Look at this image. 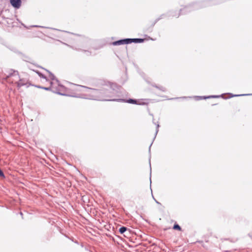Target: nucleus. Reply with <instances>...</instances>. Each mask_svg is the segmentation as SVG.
Here are the masks:
<instances>
[{
	"label": "nucleus",
	"instance_id": "1",
	"mask_svg": "<svg viewBox=\"0 0 252 252\" xmlns=\"http://www.w3.org/2000/svg\"><path fill=\"white\" fill-rule=\"evenodd\" d=\"M116 85L113 83H109L108 84L104 85L102 89H101L102 92L101 101H125L124 99L112 98L116 96L117 91L115 90Z\"/></svg>",
	"mask_w": 252,
	"mask_h": 252
},
{
	"label": "nucleus",
	"instance_id": "2",
	"mask_svg": "<svg viewBox=\"0 0 252 252\" xmlns=\"http://www.w3.org/2000/svg\"><path fill=\"white\" fill-rule=\"evenodd\" d=\"M86 97L85 98L101 100L102 98V92L101 90L87 88Z\"/></svg>",
	"mask_w": 252,
	"mask_h": 252
},
{
	"label": "nucleus",
	"instance_id": "3",
	"mask_svg": "<svg viewBox=\"0 0 252 252\" xmlns=\"http://www.w3.org/2000/svg\"><path fill=\"white\" fill-rule=\"evenodd\" d=\"M8 82L11 83L17 84V81L20 79L18 72L17 71L10 70L8 75L6 76V79H8Z\"/></svg>",
	"mask_w": 252,
	"mask_h": 252
},
{
	"label": "nucleus",
	"instance_id": "4",
	"mask_svg": "<svg viewBox=\"0 0 252 252\" xmlns=\"http://www.w3.org/2000/svg\"><path fill=\"white\" fill-rule=\"evenodd\" d=\"M11 5L16 8H19L21 5V0H10Z\"/></svg>",
	"mask_w": 252,
	"mask_h": 252
},
{
	"label": "nucleus",
	"instance_id": "5",
	"mask_svg": "<svg viewBox=\"0 0 252 252\" xmlns=\"http://www.w3.org/2000/svg\"><path fill=\"white\" fill-rule=\"evenodd\" d=\"M27 81L26 80V79H24V78H22V79L20 78L19 81H17V84H16L17 87L18 88H20L22 86L25 85L27 84Z\"/></svg>",
	"mask_w": 252,
	"mask_h": 252
},
{
	"label": "nucleus",
	"instance_id": "6",
	"mask_svg": "<svg viewBox=\"0 0 252 252\" xmlns=\"http://www.w3.org/2000/svg\"><path fill=\"white\" fill-rule=\"evenodd\" d=\"M46 70L49 73V78H50V79L52 80V81H56L57 82V83L58 84V85L59 86H60L59 81H58V80L56 78L54 75L53 74H52L51 72H50L49 70H46Z\"/></svg>",
	"mask_w": 252,
	"mask_h": 252
},
{
	"label": "nucleus",
	"instance_id": "7",
	"mask_svg": "<svg viewBox=\"0 0 252 252\" xmlns=\"http://www.w3.org/2000/svg\"><path fill=\"white\" fill-rule=\"evenodd\" d=\"M124 41H125L124 39H121V40H119L113 42L112 43V44L113 45H115V46L122 45V44H125Z\"/></svg>",
	"mask_w": 252,
	"mask_h": 252
},
{
	"label": "nucleus",
	"instance_id": "8",
	"mask_svg": "<svg viewBox=\"0 0 252 252\" xmlns=\"http://www.w3.org/2000/svg\"><path fill=\"white\" fill-rule=\"evenodd\" d=\"M219 95H210V96H197V98H198V99H197V100H199V99H206V98H217V97H219Z\"/></svg>",
	"mask_w": 252,
	"mask_h": 252
},
{
	"label": "nucleus",
	"instance_id": "9",
	"mask_svg": "<svg viewBox=\"0 0 252 252\" xmlns=\"http://www.w3.org/2000/svg\"><path fill=\"white\" fill-rule=\"evenodd\" d=\"M124 100H125V101H121L127 102V103H131V104H136V100L135 99L129 98L127 100H126V99H124Z\"/></svg>",
	"mask_w": 252,
	"mask_h": 252
},
{
	"label": "nucleus",
	"instance_id": "10",
	"mask_svg": "<svg viewBox=\"0 0 252 252\" xmlns=\"http://www.w3.org/2000/svg\"><path fill=\"white\" fill-rule=\"evenodd\" d=\"M124 40L125 44H129L132 42H133V38H126L124 39Z\"/></svg>",
	"mask_w": 252,
	"mask_h": 252
},
{
	"label": "nucleus",
	"instance_id": "11",
	"mask_svg": "<svg viewBox=\"0 0 252 252\" xmlns=\"http://www.w3.org/2000/svg\"><path fill=\"white\" fill-rule=\"evenodd\" d=\"M133 42L142 43L144 41V39L142 38H133Z\"/></svg>",
	"mask_w": 252,
	"mask_h": 252
},
{
	"label": "nucleus",
	"instance_id": "12",
	"mask_svg": "<svg viewBox=\"0 0 252 252\" xmlns=\"http://www.w3.org/2000/svg\"><path fill=\"white\" fill-rule=\"evenodd\" d=\"M127 230V228L125 226H122L119 229V232L121 234H123L124 232H125Z\"/></svg>",
	"mask_w": 252,
	"mask_h": 252
},
{
	"label": "nucleus",
	"instance_id": "13",
	"mask_svg": "<svg viewBox=\"0 0 252 252\" xmlns=\"http://www.w3.org/2000/svg\"><path fill=\"white\" fill-rule=\"evenodd\" d=\"M36 72L39 75V77H40L41 78H42L43 79H45L46 81H47V77L44 75H43L42 73H41V72H40L39 71H36Z\"/></svg>",
	"mask_w": 252,
	"mask_h": 252
},
{
	"label": "nucleus",
	"instance_id": "14",
	"mask_svg": "<svg viewBox=\"0 0 252 252\" xmlns=\"http://www.w3.org/2000/svg\"><path fill=\"white\" fill-rule=\"evenodd\" d=\"M173 229H174L179 230H181V227L178 224H175L174 225Z\"/></svg>",
	"mask_w": 252,
	"mask_h": 252
},
{
	"label": "nucleus",
	"instance_id": "15",
	"mask_svg": "<svg viewBox=\"0 0 252 252\" xmlns=\"http://www.w3.org/2000/svg\"><path fill=\"white\" fill-rule=\"evenodd\" d=\"M39 88H42L45 90L49 91L51 90V87H38Z\"/></svg>",
	"mask_w": 252,
	"mask_h": 252
},
{
	"label": "nucleus",
	"instance_id": "16",
	"mask_svg": "<svg viewBox=\"0 0 252 252\" xmlns=\"http://www.w3.org/2000/svg\"><path fill=\"white\" fill-rule=\"evenodd\" d=\"M155 87L157 88H158L159 89H160V90H161L163 92H164L165 91V88L163 87H158V86H155Z\"/></svg>",
	"mask_w": 252,
	"mask_h": 252
},
{
	"label": "nucleus",
	"instance_id": "17",
	"mask_svg": "<svg viewBox=\"0 0 252 252\" xmlns=\"http://www.w3.org/2000/svg\"><path fill=\"white\" fill-rule=\"evenodd\" d=\"M0 176L2 177H4V175L0 169Z\"/></svg>",
	"mask_w": 252,
	"mask_h": 252
},
{
	"label": "nucleus",
	"instance_id": "18",
	"mask_svg": "<svg viewBox=\"0 0 252 252\" xmlns=\"http://www.w3.org/2000/svg\"><path fill=\"white\" fill-rule=\"evenodd\" d=\"M159 126L158 124H157V129H156V134H157L158 131V127H159Z\"/></svg>",
	"mask_w": 252,
	"mask_h": 252
},
{
	"label": "nucleus",
	"instance_id": "19",
	"mask_svg": "<svg viewBox=\"0 0 252 252\" xmlns=\"http://www.w3.org/2000/svg\"><path fill=\"white\" fill-rule=\"evenodd\" d=\"M250 95L249 94H238V95H234V96H243V95Z\"/></svg>",
	"mask_w": 252,
	"mask_h": 252
},
{
	"label": "nucleus",
	"instance_id": "20",
	"mask_svg": "<svg viewBox=\"0 0 252 252\" xmlns=\"http://www.w3.org/2000/svg\"><path fill=\"white\" fill-rule=\"evenodd\" d=\"M189 9V8H188V7H186L184 9H183V10H181V12L182 13H184L185 12H183V11H184L186 9Z\"/></svg>",
	"mask_w": 252,
	"mask_h": 252
},
{
	"label": "nucleus",
	"instance_id": "21",
	"mask_svg": "<svg viewBox=\"0 0 252 252\" xmlns=\"http://www.w3.org/2000/svg\"><path fill=\"white\" fill-rule=\"evenodd\" d=\"M55 83L53 82H51L50 84L52 87H53V85H54Z\"/></svg>",
	"mask_w": 252,
	"mask_h": 252
},
{
	"label": "nucleus",
	"instance_id": "22",
	"mask_svg": "<svg viewBox=\"0 0 252 252\" xmlns=\"http://www.w3.org/2000/svg\"><path fill=\"white\" fill-rule=\"evenodd\" d=\"M58 94H60L61 95H66L65 94H62V93H57Z\"/></svg>",
	"mask_w": 252,
	"mask_h": 252
},
{
	"label": "nucleus",
	"instance_id": "23",
	"mask_svg": "<svg viewBox=\"0 0 252 252\" xmlns=\"http://www.w3.org/2000/svg\"><path fill=\"white\" fill-rule=\"evenodd\" d=\"M32 27H41V28H45L44 27H41V26H33Z\"/></svg>",
	"mask_w": 252,
	"mask_h": 252
},
{
	"label": "nucleus",
	"instance_id": "24",
	"mask_svg": "<svg viewBox=\"0 0 252 252\" xmlns=\"http://www.w3.org/2000/svg\"><path fill=\"white\" fill-rule=\"evenodd\" d=\"M156 201V203H158V204H159V202L158 201H157L155 199H154Z\"/></svg>",
	"mask_w": 252,
	"mask_h": 252
},
{
	"label": "nucleus",
	"instance_id": "25",
	"mask_svg": "<svg viewBox=\"0 0 252 252\" xmlns=\"http://www.w3.org/2000/svg\"><path fill=\"white\" fill-rule=\"evenodd\" d=\"M71 96L73 97H76V96H75V95H71Z\"/></svg>",
	"mask_w": 252,
	"mask_h": 252
},
{
	"label": "nucleus",
	"instance_id": "26",
	"mask_svg": "<svg viewBox=\"0 0 252 252\" xmlns=\"http://www.w3.org/2000/svg\"><path fill=\"white\" fill-rule=\"evenodd\" d=\"M20 215H23V214H22V212H21V213H20Z\"/></svg>",
	"mask_w": 252,
	"mask_h": 252
},
{
	"label": "nucleus",
	"instance_id": "27",
	"mask_svg": "<svg viewBox=\"0 0 252 252\" xmlns=\"http://www.w3.org/2000/svg\"><path fill=\"white\" fill-rule=\"evenodd\" d=\"M81 87H84L83 86H80Z\"/></svg>",
	"mask_w": 252,
	"mask_h": 252
}]
</instances>
